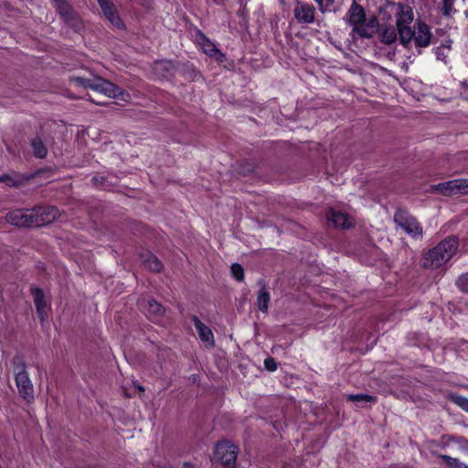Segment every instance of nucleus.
Masks as SVG:
<instances>
[{
  "mask_svg": "<svg viewBox=\"0 0 468 468\" xmlns=\"http://www.w3.org/2000/svg\"><path fill=\"white\" fill-rule=\"evenodd\" d=\"M458 246L459 242L455 237L446 238L423 256L421 266L431 270L444 266L455 254Z\"/></svg>",
  "mask_w": 468,
  "mask_h": 468,
  "instance_id": "obj_1",
  "label": "nucleus"
},
{
  "mask_svg": "<svg viewBox=\"0 0 468 468\" xmlns=\"http://www.w3.org/2000/svg\"><path fill=\"white\" fill-rule=\"evenodd\" d=\"M70 81L76 86L90 89L109 98L126 101V97H128L118 86L98 76H93L92 78L72 76Z\"/></svg>",
  "mask_w": 468,
  "mask_h": 468,
  "instance_id": "obj_2",
  "label": "nucleus"
},
{
  "mask_svg": "<svg viewBox=\"0 0 468 468\" xmlns=\"http://www.w3.org/2000/svg\"><path fill=\"white\" fill-rule=\"evenodd\" d=\"M346 17L352 31L361 37H370L376 31L377 19L373 17L367 19L363 7L356 2L350 6Z\"/></svg>",
  "mask_w": 468,
  "mask_h": 468,
  "instance_id": "obj_3",
  "label": "nucleus"
},
{
  "mask_svg": "<svg viewBox=\"0 0 468 468\" xmlns=\"http://www.w3.org/2000/svg\"><path fill=\"white\" fill-rule=\"evenodd\" d=\"M396 27L399 35L400 43L408 48L412 41V29L410 24L414 19L412 8L404 4L395 5Z\"/></svg>",
  "mask_w": 468,
  "mask_h": 468,
  "instance_id": "obj_4",
  "label": "nucleus"
},
{
  "mask_svg": "<svg viewBox=\"0 0 468 468\" xmlns=\"http://www.w3.org/2000/svg\"><path fill=\"white\" fill-rule=\"evenodd\" d=\"M237 454V447L233 443L222 441L216 444L211 460L224 467L232 468L236 464Z\"/></svg>",
  "mask_w": 468,
  "mask_h": 468,
  "instance_id": "obj_5",
  "label": "nucleus"
},
{
  "mask_svg": "<svg viewBox=\"0 0 468 468\" xmlns=\"http://www.w3.org/2000/svg\"><path fill=\"white\" fill-rule=\"evenodd\" d=\"M394 222L408 235L414 239L422 237V228L417 219L404 210H398L394 215Z\"/></svg>",
  "mask_w": 468,
  "mask_h": 468,
  "instance_id": "obj_6",
  "label": "nucleus"
},
{
  "mask_svg": "<svg viewBox=\"0 0 468 468\" xmlns=\"http://www.w3.org/2000/svg\"><path fill=\"white\" fill-rule=\"evenodd\" d=\"M434 190L441 193L444 196H452L458 194L468 193V180L466 179H454L443 183H440L433 186Z\"/></svg>",
  "mask_w": 468,
  "mask_h": 468,
  "instance_id": "obj_7",
  "label": "nucleus"
},
{
  "mask_svg": "<svg viewBox=\"0 0 468 468\" xmlns=\"http://www.w3.org/2000/svg\"><path fill=\"white\" fill-rule=\"evenodd\" d=\"M431 28L421 21H417L412 30V40L417 48H427L431 39Z\"/></svg>",
  "mask_w": 468,
  "mask_h": 468,
  "instance_id": "obj_8",
  "label": "nucleus"
},
{
  "mask_svg": "<svg viewBox=\"0 0 468 468\" xmlns=\"http://www.w3.org/2000/svg\"><path fill=\"white\" fill-rule=\"evenodd\" d=\"M16 386L20 394L27 399L32 398V384L25 370V366L20 365L15 368Z\"/></svg>",
  "mask_w": 468,
  "mask_h": 468,
  "instance_id": "obj_9",
  "label": "nucleus"
},
{
  "mask_svg": "<svg viewBox=\"0 0 468 468\" xmlns=\"http://www.w3.org/2000/svg\"><path fill=\"white\" fill-rule=\"evenodd\" d=\"M34 217L32 211L17 209L7 214L6 221L16 227H34Z\"/></svg>",
  "mask_w": 468,
  "mask_h": 468,
  "instance_id": "obj_10",
  "label": "nucleus"
},
{
  "mask_svg": "<svg viewBox=\"0 0 468 468\" xmlns=\"http://www.w3.org/2000/svg\"><path fill=\"white\" fill-rule=\"evenodd\" d=\"M32 212L35 214L34 227L50 224L60 217L58 208L54 207H41Z\"/></svg>",
  "mask_w": 468,
  "mask_h": 468,
  "instance_id": "obj_11",
  "label": "nucleus"
},
{
  "mask_svg": "<svg viewBox=\"0 0 468 468\" xmlns=\"http://www.w3.org/2000/svg\"><path fill=\"white\" fill-rule=\"evenodd\" d=\"M314 7L305 3L299 2L294 8V16L300 23H313L314 20Z\"/></svg>",
  "mask_w": 468,
  "mask_h": 468,
  "instance_id": "obj_12",
  "label": "nucleus"
},
{
  "mask_svg": "<svg viewBox=\"0 0 468 468\" xmlns=\"http://www.w3.org/2000/svg\"><path fill=\"white\" fill-rule=\"evenodd\" d=\"M105 17L116 27L122 28L123 23L110 0H97Z\"/></svg>",
  "mask_w": 468,
  "mask_h": 468,
  "instance_id": "obj_13",
  "label": "nucleus"
},
{
  "mask_svg": "<svg viewBox=\"0 0 468 468\" xmlns=\"http://www.w3.org/2000/svg\"><path fill=\"white\" fill-rule=\"evenodd\" d=\"M327 220L335 228L349 229L353 226V219L347 215L335 209H331Z\"/></svg>",
  "mask_w": 468,
  "mask_h": 468,
  "instance_id": "obj_14",
  "label": "nucleus"
},
{
  "mask_svg": "<svg viewBox=\"0 0 468 468\" xmlns=\"http://www.w3.org/2000/svg\"><path fill=\"white\" fill-rule=\"evenodd\" d=\"M194 325L196 330L197 331L198 336L200 340L206 345L207 347L214 346L215 340L214 335L211 329L204 324L197 317L193 318Z\"/></svg>",
  "mask_w": 468,
  "mask_h": 468,
  "instance_id": "obj_15",
  "label": "nucleus"
},
{
  "mask_svg": "<svg viewBox=\"0 0 468 468\" xmlns=\"http://www.w3.org/2000/svg\"><path fill=\"white\" fill-rule=\"evenodd\" d=\"M198 44L207 55L215 58L218 61H222L223 54L217 48L216 45L205 36H200Z\"/></svg>",
  "mask_w": 468,
  "mask_h": 468,
  "instance_id": "obj_16",
  "label": "nucleus"
},
{
  "mask_svg": "<svg viewBox=\"0 0 468 468\" xmlns=\"http://www.w3.org/2000/svg\"><path fill=\"white\" fill-rule=\"evenodd\" d=\"M33 294L38 316L40 320L43 321L46 318L48 311V306L45 300L44 293L42 290L37 288L33 291Z\"/></svg>",
  "mask_w": 468,
  "mask_h": 468,
  "instance_id": "obj_17",
  "label": "nucleus"
},
{
  "mask_svg": "<svg viewBox=\"0 0 468 468\" xmlns=\"http://www.w3.org/2000/svg\"><path fill=\"white\" fill-rule=\"evenodd\" d=\"M145 313L150 319L157 322L163 316L165 309L156 301L150 300L148 301L147 309L145 310Z\"/></svg>",
  "mask_w": 468,
  "mask_h": 468,
  "instance_id": "obj_18",
  "label": "nucleus"
},
{
  "mask_svg": "<svg viewBox=\"0 0 468 468\" xmlns=\"http://www.w3.org/2000/svg\"><path fill=\"white\" fill-rule=\"evenodd\" d=\"M141 260L143 264L153 271H160L163 269L161 261L150 252L142 254Z\"/></svg>",
  "mask_w": 468,
  "mask_h": 468,
  "instance_id": "obj_19",
  "label": "nucleus"
},
{
  "mask_svg": "<svg viewBox=\"0 0 468 468\" xmlns=\"http://www.w3.org/2000/svg\"><path fill=\"white\" fill-rule=\"evenodd\" d=\"M270 299H271V297H270L268 289L266 288L265 285H262L259 291L258 297H257L258 308L261 312H263V313L268 312Z\"/></svg>",
  "mask_w": 468,
  "mask_h": 468,
  "instance_id": "obj_20",
  "label": "nucleus"
},
{
  "mask_svg": "<svg viewBox=\"0 0 468 468\" xmlns=\"http://www.w3.org/2000/svg\"><path fill=\"white\" fill-rule=\"evenodd\" d=\"M398 30L393 27H386L381 29V41L385 44H392L398 38Z\"/></svg>",
  "mask_w": 468,
  "mask_h": 468,
  "instance_id": "obj_21",
  "label": "nucleus"
},
{
  "mask_svg": "<svg viewBox=\"0 0 468 468\" xmlns=\"http://www.w3.org/2000/svg\"><path fill=\"white\" fill-rule=\"evenodd\" d=\"M346 399L356 403H372L376 400L374 397L363 393L356 395L350 394L346 396Z\"/></svg>",
  "mask_w": 468,
  "mask_h": 468,
  "instance_id": "obj_22",
  "label": "nucleus"
},
{
  "mask_svg": "<svg viewBox=\"0 0 468 468\" xmlns=\"http://www.w3.org/2000/svg\"><path fill=\"white\" fill-rule=\"evenodd\" d=\"M32 148L36 156L43 158L47 154V149L40 139H34L32 141Z\"/></svg>",
  "mask_w": 468,
  "mask_h": 468,
  "instance_id": "obj_23",
  "label": "nucleus"
},
{
  "mask_svg": "<svg viewBox=\"0 0 468 468\" xmlns=\"http://www.w3.org/2000/svg\"><path fill=\"white\" fill-rule=\"evenodd\" d=\"M57 5L58 10L59 13L65 17V19H68L70 16V8L66 2V0H53Z\"/></svg>",
  "mask_w": 468,
  "mask_h": 468,
  "instance_id": "obj_24",
  "label": "nucleus"
},
{
  "mask_svg": "<svg viewBox=\"0 0 468 468\" xmlns=\"http://www.w3.org/2000/svg\"><path fill=\"white\" fill-rule=\"evenodd\" d=\"M450 50H451V45L450 44L449 45H444L443 44L441 47H438L435 49V51H434L437 59L445 62V59L448 57Z\"/></svg>",
  "mask_w": 468,
  "mask_h": 468,
  "instance_id": "obj_25",
  "label": "nucleus"
},
{
  "mask_svg": "<svg viewBox=\"0 0 468 468\" xmlns=\"http://www.w3.org/2000/svg\"><path fill=\"white\" fill-rule=\"evenodd\" d=\"M452 402L462 408L463 410H467L468 409V399L463 396L452 395L451 397Z\"/></svg>",
  "mask_w": 468,
  "mask_h": 468,
  "instance_id": "obj_26",
  "label": "nucleus"
},
{
  "mask_svg": "<svg viewBox=\"0 0 468 468\" xmlns=\"http://www.w3.org/2000/svg\"><path fill=\"white\" fill-rule=\"evenodd\" d=\"M243 268L241 265L235 263L231 266L232 276L239 282L243 280Z\"/></svg>",
  "mask_w": 468,
  "mask_h": 468,
  "instance_id": "obj_27",
  "label": "nucleus"
},
{
  "mask_svg": "<svg viewBox=\"0 0 468 468\" xmlns=\"http://www.w3.org/2000/svg\"><path fill=\"white\" fill-rule=\"evenodd\" d=\"M442 458L446 461L451 468H468L465 464L460 463L458 460L443 455Z\"/></svg>",
  "mask_w": 468,
  "mask_h": 468,
  "instance_id": "obj_28",
  "label": "nucleus"
},
{
  "mask_svg": "<svg viewBox=\"0 0 468 468\" xmlns=\"http://www.w3.org/2000/svg\"><path fill=\"white\" fill-rule=\"evenodd\" d=\"M455 0H443V13L446 16L451 15L454 10L452 8Z\"/></svg>",
  "mask_w": 468,
  "mask_h": 468,
  "instance_id": "obj_29",
  "label": "nucleus"
},
{
  "mask_svg": "<svg viewBox=\"0 0 468 468\" xmlns=\"http://www.w3.org/2000/svg\"><path fill=\"white\" fill-rule=\"evenodd\" d=\"M265 368L269 371H274L277 368L276 362L273 358L268 357L264 360Z\"/></svg>",
  "mask_w": 468,
  "mask_h": 468,
  "instance_id": "obj_30",
  "label": "nucleus"
},
{
  "mask_svg": "<svg viewBox=\"0 0 468 468\" xmlns=\"http://www.w3.org/2000/svg\"><path fill=\"white\" fill-rule=\"evenodd\" d=\"M172 62L171 61H160L156 63L155 69L160 70L162 69H168L172 68Z\"/></svg>",
  "mask_w": 468,
  "mask_h": 468,
  "instance_id": "obj_31",
  "label": "nucleus"
},
{
  "mask_svg": "<svg viewBox=\"0 0 468 468\" xmlns=\"http://www.w3.org/2000/svg\"><path fill=\"white\" fill-rule=\"evenodd\" d=\"M318 5H320V9L324 11V3H325V5H332L334 0H315Z\"/></svg>",
  "mask_w": 468,
  "mask_h": 468,
  "instance_id": "obj_32",
  "label": "nucleus"
},
{
  "mask_svg": "<svg viewBox=\"0 0 468 468\" xmlns=\"http://www.w3.org/2000/svg\"><path fill=\"white\" fill-rule=\"evenodd\" d=\"M6 183L9 186H16L18 184L16 180L9 177H6Z\"/></svg>",
  "mask_w": 468,
  "mask_h": 468,
  "instance_id": "obj_33",
  "label": "nucleus"
},
{
  "mask_svg": "<svg viewBox=\"0 0 468 468\" xmlns=\"http://www.w3.org/2000/svg\"><path fill=\"white\" fill-rule=\"evenodd\" d=\"M462 282H464L468 286V273L464 274L462 277Z\"/></svg>",
  "mask_w": 468,
  "mask_h": 468,
  "instance_id": "obj_34",
  "label": "nucleus"
},
{
  "mask_svg": "<svg viewBox=\"0 0 468 468\" xmlns=\"http://www.w3.org/2000/svg\"><path fill=\"white\" fill-rule=\"evenodd\" d=\"M183 468H195V467L192 465H189V464H185Z\"/></svg>",
  "mask_w": 468,
  "mask_h": 468,
  "instance_id": "obj_35",
  "label": "nucleus"
},
{
  "mask_svg": "<svg viewBox=\"0 0 468 468\" xmlns=\"http://www.w3.org/2000/svg\"><path fill=\"white\" fill-rule=\"evenodd\" d=\"M137 388H138V389H139L140 391H144V388H143V387H141L140 385H138V386H137Z\"/></svg>",
  "mask_w": 468,
  "mask_h": 468,
  "instance_id": "obj_36",
  "label": "nucleus"
},
{
  "mask_svg": "<svg viewBox=\"0 0 468 468\" xmlns=\"http://www.w3.org/2000/svg\"><path fill=\"white\" fill-rule=\"evenodd\" d=\"M466 411L468 412V408H467V410H466Z\"/></svg>",
  "mask_w": 468,
  "mask_h": 468,
  "instance_id": "obj_37",
  "label": "nucleus"
}]
</instances>
